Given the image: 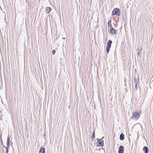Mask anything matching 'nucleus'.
Returning a JSON list of instances; mask_svg holds the SVG:
<instances>
[{
	"mask_svg": "<svg viewBox=\"0 0 153 153\" xmlns=\"http://www.w3.org/2000/svg\"><path fill=\"white\" fill-rule=\"evenodd\" d=\"M116 15L118 16H120V12L119 9L117 8L114 9L112 13V16Z\"/></svg>",
	"mask_w": 153,
	"mask_h": 153,
	"instance_id": "obj_1",
	"label": "nucleus"
},
{
	"mask_svg": "<svg viewBox=\"0 0 153 153\" xmlns=\"http://www.w3.org/2000/svg\"><path fill=\"white\" fill-rule=\"evenodd\" d=\"M104 138V137H103L100 139H97L98 141L97 142V144L98 146L102 147L103 146V139Z\"/></svg>",
	"mask_w": 153,
	"mask_h": 153,
	"instance_id": "obj_2",
	"label": "nucleus"
},
{
	"mask_svg": "<svg viewBox=\"0 0 153 153\" xmlns=\"http://www.w3.org/2000/svg\"><path fill=\"white\" fill-rule=\"evenodd\" d=\"M112 41L111 40H109L107 42V47H106V52L107 53H108L111 47V44H112Z\"/></svg>",
	"mask_w": 153,
	"mask_h": 153,
	"instance_id": "obj_3",
	"label": "nucleus"
},
{
	"mask_svg": "<svg viewBox=\"0 0 153 153\" xmlns=\"http://www.w3.org/2000/svg\"><path fill=\"white\" fill-rule=\"evenodd\" d=\"M139 114L137 112H134L133 113L132 118L135 120H137L139 117Z\"/></svg>",
	"mask_w": 153,
	"mask_h": 153,
	"instance_id": "obj_4",
	"label": "nucleus"
},
{
	"mask_svg": "<svg viewBox=\"0 0 153 153\" xmlns=\"http://www.w3.org/2000/svg\"><path fill=\"white\" fill-rule=\"evenodd\" d=\"M110 33L112 35H114L115 34L116 32L117 31L116 29H114V28L112 27V26H110Z\"/></svg>",
	"mask_w": 153,
	"mask_h": 153,
	"instance_id": "obj_5",
	"label": "nucleus"
},
{
	"mask_svg": "<svg viewBox=\"0 0 153 153\" xmlns=\"http://www.w3.org/2000/svg\"><path fill=\"white\" fill-rule=\"evenodd\" d=\"M124 151V147L121 145L119 147V149L118 150V153H123Z\"/></svg>",
	"mask_w": 153,
	"mask_h": 153,
	"instance_id": "obj_6",
	"label": "nucleus"
},
{
	"mask_svg": "<svg viewBox=\"0 0 153 153\" xmlns=\"http://www.w3.org/2000/svg\"><path fill=\"white\" fill-rule=\"evenodd\" d=\"M10 139L9 138V136L7 137V147H5V148L7 149H8V147L10 146Z\"/></svg>",
	"mask_w": 153,
	"mask_h": 153,
	"instance_id": "obj_7",
	"label": "nucleus"
},
{
	"mask_svg": "<svg viewBox=\"0 0 153 153\" xmlns=\"http://www.w3.org/2000/svg\"><path fill=\"white\" fill-rule=\"evenodd\" d=\"M143 150L145 153H148L149 149L148 147L146 146L144 147L143 149Z\"/></svg>",
	"mask_w": 153,
	"mask_h": 153,
	"instance_id": "obj_8",
	"label": "nucleus"
},
{
	"mask_svg": "<svg viewBox=\"0 0 153 153\" xmlns=\"http://www.w3.org/2000/svg\"><path fill=\"white\" fill-rule=\"evenodd\" d=\"M134 84L135 85H137L139 84V80L138 79L134 78Z\"/></svg>",
	"mask_w": 153,
	"mask_h": 153,
	"instance_id": "obj_9",
	"label": "nucleus"
},
{
	"mask_svg": "<svg viewBox=\"0 0 153 153\" xmlns=\"http://www.w3.org/2000/svg\"><path fill=\"white\" fill-rule=\"evenodd\" d=\"M52 9L49 7H47L46 8L45 12L47 13H48Z\"/></svg>",
	"mask_w": 153,
	"mask_h": 153,
	"instance_id": "obj_10",
	"label": "nucleus"
},
{
	"mask_svg": "<svg viewBox=\"0 0 153 153\" xmlns=\"http://www.w3.org/2000/svg\"><path fill=\"white\" fill-rule=\"evenodd\" d=\"M39 153H45V149L44 148H41L39 151Z\"/></svg>",
	"mask_w": 153,
	"mask_h": 153,
	"instance_id": "obj_11",
	"label": "nucleus"
},
{
	"mask_svg": "<svg viewBox=\"0 0 153 153\" xmlns=\"http://www.w3.org/2000/svg\"><path fill=\"white\" fill-rule=\"evenodd\" d=\"M120 139L121 140H122L124 139V135L123 133H122L120 134Z\"/></svg>",
	"mask_w": 153,
	"mask_h": 153,
	"instance_id": "obj_12",
	"label": "nucleus"
},
{
	"mask_svg": "<svg viewBox=\"0 0 153 153\" xmlns=\"http://www.w3.org/2000/svg\"><path fill=\"white\" fill-rule=\"evenodd\" d=\"M95 138V132L94 131H93L91 136V138L92 139V141H93L94 138Z\"/></svg>",
	"mask_w": 153,
	"mask_h": 153,
	"instance_id": "obj_13",
	"label": "nucleus"
},
{
	"mask_svg": "<svg viewBox=\"0 0 153 153\" xmlns=\"http://www.w3.org/2000/svg\"><path fill=\"white\" fill-rule=\"evenodd\" d=\"M108 27H110V26H112V25L111 24V20H109L108 21Z\"/></svg>",
	"mask_w": 153,
	"mask_h": 153,
	"instance_id": "obj_14",
	"label": "nucleus"
},
{
	"mask_svg": "<svg viewBox=\"0 0 153 153\" xmlns=\"http://www.w3.org/2000/svg\"><path fill=\"white\" fill-rule=\"evenodd\" d=\"M56 51L55 50H53L52 51V53L53 55H54Z\"/></svg>",
	"mask_w": 153,
	"mask_h": 153,
	"instance_id": "obj_15",
	"label": "nucleus"
},
{
	"mask_svg": "<svg viewBox=\"0 0 153 153\" xmlns=\"http://www.w3.org/2000/svg\"><path fill=\"white\" fill-rule=\"evenodd\" d=\"M8 149H7L6 150L5 152V153H8Z\"/></svg>",
	"mask_w": 153,
	"mask_h": 153,
	"instance_id": "obj_16",
	"label": "nucleus"
},
{
	"mask_svg": "<svg viewBox=\"0 0 153 153\" xmlns=\"http://www.w3.org/2000/svg\"><path fill=\"white\" fill-rule=\"evenodd\" d=\"M140 52H141V51H140V50H139V52H138V53H137V54L138 55H139V54L140 53Z\"/></svg>",
	"mask_w": 153,
	"mask_h": 153,
	"instance_id": "obj_17",
	"label": "nucleus"
},
{
	"mask_svg": "<svg viewBox=\"0 0 153 153\" xmlns=\"http://www.w3.org/2000/svg\"><path fill=\"white\" fill-rule=\"evenodd\" d=\"M137 85H135V88L136 90H137Z\"/></svg>",
	"mask_w": 153,
	"mask_h": 153,
	"instance_id": "obj_18",
	"label": "nucleus"
}]
</instances>
